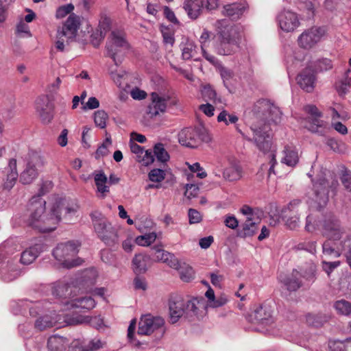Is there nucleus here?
I'll return each mask as SVG.
<instances>
[{
    "mask_svg": "<svg viewBox=\"0 0 351 351\" xmlns=\"http://www.w3.org/2000/svg\"><path fill=\"white\" fill-rule=\"evenodd\" d=\"M312 182L315 195V201L320 206L325 205L328 200V188L330 185L328 180L322 176L315 182L313 180H312Z\"/></svg>",
    "mask_w": 351,
    "mask_h": 351,
    "instance_id": "obj_25",
    "label": "nucleus"
},
{
    "mask_svg": "<svg viewBox=\"0 0 351 351\" xmlns=\"http://www.w3.org/2000/svg\"><path fill=\"white\" fill-rule=\"evenodd\" d=\"M75 286H71L70 285L64 282H58L54 285L52 289V293L53 295L59 298H69V300L74 299V295H72L74 291L73 289Z\"/></svg>",
    "mask_w": 351,
    "mask_h": 351,
    "instance_id": "obj_34",
    "label": "nucleus"
},
{
    "mask_svg": "<svg viewBox=\"0 0 351 351\" xmlns=\"http://www.w3.org/2000/svg\"><path fill=\"white\" fill-rule=\"evenodd\" d=\"M78 209V205L66 199H60L56 201L51 210V215L58 217V222L62 217L69 221L75 214Z\"/></svg>",
    "mask_w": 351,
    "mask_h": 351,
    "instance_id": "obj_12",
    "label": "nucleus"
},
{
    "mask_svg": "<svg viewBox=\"0 0 351 351\" xmlns=\"http://www.w3.org/2000/svg\"><path fill=\"white\" fill-rule=\"evenodd\" d=\"M157 238L155 232H149L144 235L138 236L136 238V243L138 245L148 246L154 243Z\"/></svg>",
    "mask_w": 351,
    "mask_h": 351,
    "instance_id": "obj_49",
    "label": "nucleus"
},
{
    "mask_svg": "<svg viewBox=\"0 0 351 351\" xmlns=\"http://www.w3.org/2000/svg\"><path fill=\"white\" fill-rule=\"evenodd\" d=\"M333 346L334 351H351V339H348L344 341H335Z\"/></svg>",
    "mask_w": 351,
    "mask_h": 351,
    "instance_id": "obj_59",
    "label": "nucleus"
},
{
    "mask_svg": "<svg viewBox=\"0 0 351 351\" xmlns=\"http://www.w3.org/2000/svg\"><path fill=\"white\" fill-rule=\"evenodd\" d=\"M326 145L334 152L343 153L346 150V145L341 141H337L334 138H328L326 140Z\"/></svg>",
    "mask_w": 351,
    "mask_h": 351,
    "instance_id": "obj_51",
    "label": "nucleus"
},
{
    "mask_svg": "<svg viewBox=\"0 0 351 351\" xmlns=\"http://www.w3.org/2000/svg\"><path fill=\"white\" fill-rule=\"evenodd\" d=\"M180 279L185 282H189L195 278V271L191 266L182 263L178 270Z\"/></svg>",
    "mask_w": 351,
    "mask_h": 351,
    "instance_id": "obj_46",
    "label": "nucleus"
},
{
    "mask_svg": "<svg viewBox=\"0 0 351 351\" xmlns=\"http://www.w3.org/2000/svg\"><path fill=\"white\" fill-rule=\"evenodd\" d=\"M322 220H320L317 213L309 214L306 218L304 229L308 232H313L317 229L322 228Z\"/></svg>",
    "mask_w": 351,
    "mask_h": 351,
    "instance_id": "obj_42",
    "label": "nucleus"
},
{
    "mask_svg": "<svg viewBox=\"0 0 351 351\" xmlns=\"http://www.w3.org/2000/svg\"><path fill=\"white\" fill-rule=\"evenodd\" d=\"M91 219L98 238L106 245L113 246L119 241L118 229L100 213L91 214Z\"/></svg>",
    "mask_w": 351,
    "mask_h": 351,
    "instance_id": "obj_3",
    "label": "nucleus"
},
{
    "mask_svg": "<svg viewBox=\"0 0 351 351\" xmlns=\"http://www.w3.org/2000/svg\"><path fill=\"white\" fill-rule=\"evenodd\" d=\"M202 96L206 102L212 101L215 104L222 103L221 98L217 96L216 91L210 85H206L202 88Z\"/></svg>",
    "mask_w": 351,
    "mask_h": 351,
    "instance_id": "obj_44",
    "label": "nucleus"
},
{
    "mask_svg": "<svg viewBox=\"0 0 351 351\" xmlns=\"http://www.w3.org/2000/svg\"><path fill=\"white\" fill-rule=\"evenodd\" d=\"M28 156L27 165L19 176V180L23 184L32 183L37 177L38 171L36 166L40 162V157L36 152L29 153Z\"/></svg>",
    "mask_w": 351,
    "mask_h": 351,
    "instance_id": "obj_17",
    "label": "nucleus"
},
{
    "mask_svg": "<svg viewBox=\"0 0 351 351\" xmlns=\"http://www.w3.org/2000/svg\"><path fill=\"white\" fill-rule=\"evenodd\" d=\"M296 81L304 91L312 93L316 83L315 73L311 68L306 67L298 75Z\"/></svg>",
    "mask_w": 351,
    "mask_h": 351,
    "instance_id": "obj_24",
    "label": "nucleus"
},
{
    "mask_svg": "<svg viewBox=\"0 0 351 351\" xmlns=\"http://www.w3.org/2000/svg\"><path fill=\"white\" fill-rule=\"evenodd\" d=\"M154 154L157 160L161 162H166L169 160V155L162 143H159L155 145Z\"/></svg>",
    "mask_w": 351,
    "mask_h": 351,
    "instance_id": "obj_48",
    "label": "nucleus"
},
{
    "mask_svg": "<svg viewBox=\"0 0 351 351\" xmlns=\"http://www.w3.org/2000/svg\"><path fill=\"white\" fill-rule=\"evenodd\" d=\"M223 175V178L228 181H236L241 178V169L234 164L226 168Z\"/></svg>",
    "mask_w": 351,
    "mask_h": 351,
    "instance_id": "obj_45",
    "label": "nucleus"
},
{
    "mask_svg": "<svg viewBox=\"0 0 351 351\" xmlns=\"http://www.w3.org/2000/svg\"><path fill=\"white\" fill-rule=\"evenodd\" d=\"M185 300L180 296L171 297L169 300V322L176 324L184 316L186 318V312L184 308Z\"/></svg>",
    "mask_w": 351,
    "mask_h": 351,
    "instance_id": "obj_19",
    "label": "nucleus"
},
{
    "mask_svg": "<svg viewBox=\"0 0 351 351\" xmlns=\"http://www.w3.org/2000/svg\"><path fill=\"white\" fill-rule=\"evenodd\" d=\"M98 276L97 271L94 268H89L84 270L75 279V286L84 292L91 290L92 287L95 284Z\"/></svg>",
    "mask_w": 351,
    "mask_h": 351,
    "instance_id": "obj_23",
    "label": "nucleus"
},
{
    "mask_svg": "<svg viewBox=\"0 0 351 351\" xmlns=\"http://www.w3.org/2000/svg\"><path fill=\"white\" fill-rule=\"evenodd\" d=\"M217 34L215 38H226L228 40L241 43L242 38V28L228 22L226 20L217 21Z\"/></svg>",
    "mask_w": 351,
    "mask_h": 351,
    "instance_id": "obj_7",
    "label": "nucleus"
},
{
    "mask_svg": "<svg viewBox=\"0 0 351 351\" xmlns=\"http://www.w3.org/2000/svg\"><path fill=\"white\" fill-rule=\"evenodd\" d=\"M322 251L324 255L338 258L343 253L342 241H334L327 239L322 245Z\"/></svg>",
    "mask_w": 351,
    "mask_h": 351,
    "instance_id": "obj_30",
    "label": "nucleus"
},
{
    "mask_svg": "<svg viewBox=\"0 0 351 351\" xmlns=\"http://www.w3.org/2000/svg\"><path fill=\"white\" fill-rule=\"evenodd\" d=\"M45 204L46 202L43 198L33 197L29 202L30 214L26 221L28 226L42 232L54 230L58 223V217L51 215V213H45Z\"/></svg>",
    "mask_w": 351,
    "mask_h": 351,
    "instance_id": "obj_2",
    "label": "nucleus"
},
{
    "mask_svg": "<svg viewBox=\"0 0 351 351\" xmlns=\"http://www.w3.org/2000/svg\"><path fill=\"white\" fill-rule=\"evenodd\" d=\"M108 114L104 110H97L95 112L94 121L97 126L100 128H104L106 125V120L108 119Z\"/></svg>",
    "mask_w": 351,
    "mask_h": 351,
    "instance_id": "obj_55",
    "label": "nucleus"
},
{
    "mask_svg": "<svg viewBox=\"0 0 351 351\" xmlns=\"http://www.w3.org/2000/svg\"><path fill=\"white\" fill-rule=\"evenodd\" d=\"M252 112L256 119L264 121L263 123H253L250 129L253 136L246 137L248 141L254 142L256 147L263 153L271 152V136L267 121L277 122L281 116V111L267 99H260L254 106Z\"/></svg>",
    "mask_w": 351,
    "mask_h": 351,
    "instance_id": "obj_1",
    "label": "nucleus"
},
{
    "mask_svg": "<svg viewBox=\"0 0 351 351\" xmlns=\"http://www.w3.org/2000/svg\"><path fill=\"white\" fill-rule=\"evenodd\" d=\"M324 34V29L319 27H313L305 30L298 37V45L303 49H310L320 41Z\"/></svg>",
    "mask_w": 351,
    "mask_h": 351,
    "instance_id": "obj_14",
    "label": "nucleus"
},
{
    "mask_svg": "<svg viewBox=\"0 0 351 351\" xmlns=\"http://www.w3.org/2000/svg\"><path fill=\"white\" fill-rule=\"evenodd\" d=\"M240 212L246 217L245 220H250V221H256L260 222V219L257 216L255 210L248 205H243L241 209Z\"/></svg>",
    "mask_w": 351,
    "mask_h": 351,
    "instance_id": "obj_50",
    "label": "nucleus"
},
{
    "mask_svg": "<svg viewBox=\"0 0 351 351\" xmlns=\"http://www.w3.org/2000/svg\"><path fill=\"white\" fill-rule=\"evenodd\" d=\"M218 71L223 80L224 86L228 88V82L234 76L233 71L223 66H219Z\"/></svg>",
    "mask_w": 351,
    "mask_h": 351,
    "instance_id": "obj_54",
    "label": "nucleus"
},
{
    "mask_svg": "<svg viewBox=\"0 0 351 351\" xmlns=\"http://www.w3.org/2000/svg\"><path fill=\"white\" fill-rule=\"evenodd\" d=\"M304 110L311 115V117L309 118L308 125L306 126L308 130L313 133L324 135L326 132L327 125L325 121L319 119L322 116V112L314 105L306 106Z\"/></svg>",
    "mask_w": 351,
    "mask_h": 351,
    "instance_id": "obj_13",
    "label": "nucleus"
},
{
    "mask_svg": "<svg viewBox=\"0 0 351 351\" xmlns=\"http://www.w3.org/2000/svg\"><path fill=\"white\" fill-rule=\"evenodd\" d=\"M80 243L77 241H70L58 244L53 251L54 258L61 262L66 268H72L80 265L83 260L80 258L70 260L71 257L75 256L79 250Z\"/></svg>",
    "mask_w": 351,
    "mask_h": 351,
    "instance_id": "obj_4",
    "label": "nucleus"
},
{
    "mask_svg": "<svg viewBox=\"0 0 351 351\" xmlns=\"http://www.w3.org/2000/svg\"><path fill=\"white\" fill-rule=\"evenodd\" d=\"M301 277L302 274L298 271L294 269L291 276L285 278L282 281L289 291H295L302 286Z\"/></svg>",
    "mask_w": 351,
    "mask_h": 351,
    "instance_id": "obj_39",
    "label": "nucleus"
},
{
    "mask_svg": "<svg viewBox=\"0 0 351 351\" xmlns=\"http://www.w3.org/2000/svg\"><path fill=\"white\" fill-rule=\"evenodd\" d=\"M343 254L346 257L347 263L351 269V235H348L342 241Z\"/></svg>",
    "mask_w": 351,
    "mask_h": 351,
    "instance_id": "obj_53",
    "label": "nucleus"
},
{
    "mask_svg": "<svg viewBox=\"0 0 351 351\" xmlns=\"http://www.w3.org/2000/svg\"><path fill=\"white\" fill-rule=\"evenodd\" d=\"M245 2L234 3L223 6V14L232 20H238L247 9Z\"/></svg>",
    "mask_w": 351,
    "mask_h": 351,
    "instance_id": "obj_29",
    "label": "nucleus"
},
{
    "mask_svg": "<svg viewBox=\"0 0 351 351\" xmlns=\"http://www.w3.org/2000/svg\"><path fill=\"white\" fill-rule=\"evenodd\" d=\"M95 183L97 186V191L100 194V197L104 198L110 192L108 184H116L120 179L113 173H111L108 179L103 170L95 171L93 173Z\"/></svg>",
    "mask_w": 351,
    "mask_h": 351,
    "instance_id": "obj_15",
    "label": "nucleus"
},
{
    "mask_svg": "<svg viewBox=\"0 0 351 351\" xmlns=\"http://www.w3.org/2000/svg\"><path fill=\"white\" fill-rule=\"evenodd\" d=\"M239 45L240 43L230 41L226 38H216L214 48L219 55L230 56L239 50Z\"/></svg>",
    "mask_w": 351,
    "mask_h": 351,
    "instance_id": "obj_27",
    "label": "nucleus"
},
{
    "mask_svg": "<svg viewBox=\"0 0 351 351\" xmlns=\"http://www.w3.org/2000/svg\"><path fill=\"white\" fill-rule=\"evenodd\" d=\"M152 250L154 252V258L157 261L165 263L168 261L169 258L171 257V253L163 250L158 245L153 247Z\"/></svg>",
    "mask_w": 351,
    "mask_h": 351,
    "instance_id": "obj_52",
    "label": "nucleus"
},
{
    "mask_svg": "<svg viewBox=\"0 0 351 351\" xmlns=\"http://www.w3.org/2000/svg\"><path fill=\"white\" fill-rule=\"evenodd\" d=\"M60 319L58 316L53 317L51 315H46L36 319L35 322V327L39 330H43L54 326Z\"/></svg>",
    "mask_w": 351,
    "mask_h": 351,
    "instance_id": "obj_41",
    "label": "nucleus"
},
{
    "mask_svg": "<svg viewBox=\"0 0 351 351\" xmlns=\"http://www.w3.org/2000/svg\"><path fill=\"white\" fill-rule=\"evenodd\" d=\"M340 265V261H333V262H327L322 261V268L324 271H325L328 276L330 274V273Z\"/></svg>",
    "mask_w": 351,
    "mask_h": 351,
    "instance_id": "obj_64",
    "label": "nucleus"
},
{
    "mask_svg": "<svg viewBox=\"0 0 351 351\" xmlns=\"http://www.w3.org/2000/svg\"><path fill=\"white\" fill-rule=\"evenodd\" d=\"M110 19L106 14H101L99 23V28L97 29L106 34L110 28Z\"/></svg>",
    "mask_w": 351,
    "mask_h": 351,
    "instance_id": "obj_60",
    "label": "nucleus"
},
{
    "mask_svg": "<svg viewBox=\"0 0 351 351\" xmlns=\"http://www.w3.org/2000/svg\"><path fill=\"white\" fill-rule=\"evenodd\" d=\"M316 242L315 241H307L300 243L297 245L296 248L298 250H306L312 254L315 252Z\"/></svg>",
    "mask_w": 351,
    "mask_h": 351,
    "instance_id": "obj_63",
    "label": "nucleus"
},
{
    "mask_svg": "<svg viewBox=\"0 0 351 351\" xmlns=\"http://www.w3.org/2000/svg\"><path fill=\"white\" fill-rule=\"evenodd\" d=\"M218 5L217 0H184L183 8L191 19H196L204 9L212 10Z\"/></svg>",
    "mask_w": 351,
    "mask_h": 351,
    "instance_id": "obj_9",
    "label": "nucleus"
},
{
    "mask_svg": "<svg viewBox=\"0 0 351 351\" xmlns=\"http://www.w3.org/2000/svg\"><path fill=\"white\" fill-rule=\"evenodd\" d=\"M300 203V200L293 199L282 210V219L287 228L290 230H296L300 227V221L298 208Z\"/></svg>",
    "mask_w": 351,
    "mask_h": 351,
    "instance_id": "obj_11",
    "label": "nucleus"
},
{
    "mask_svg": "<svg viewBox=\"0 0 351 351\" xmlns=\"http://www.w3.org/2000/svg\"><path fill=\"white\" fill-rule=\"evenodd\" d=\"M106 34L99 29L93 32L90 36V42L92 45L95 47H97L100 45L101 41L104 38Z\"/></svg>",
    "mask_w": 351,
    "mask_h": 351,
    "instance_id": "obj_61",
    "label": "nucleus"
},
{
    "mask_svg": "<svg viewBox=\"0 0 351 351\" xmlns=\"http://www.w3.org/2000/svg\"><path fill=\"white\" fill-rule=\"evenodd\" d=\"M330 318L328 314L324 313H310L306 315V322L308 325L319 328L326 324Z\"/></svg>",
    "mask_w": 351,
    "mask_h": 351,
    "instance_id": "obj_37",
    "label": "nucleus"
},
{
    "mask_svg": "<svg viewBox=\"0 0 351 351\" xmlns=\"http://www.w3.org/2000/svg\"><path fill=\"white\" fill-rule=\"evenodd\" d=\"M106 47L107 55L113 60L116 65H118L121 63L125 52L129 49V44L123 32L114 30L110 33Z\"/></svg>",
    "mask_w": 351,
    "mask_h": 351,
    "instance_id": "obj_5",
    "label": "nucleus"
},
{
    "mask_svg": "<svg viewBox=\"0 0 351 351\" xmlns=\"http://www.w3.org/2000/svg\"><path fill=\"white\" fill-rule=\"evenodd\" d=\"M2 175L3 188L10 190L14 186L19 178L16 159L12 158L9 160L8 165L2 171Z\"/></svg>",
    "mask_w": 351,
    "mask_h": 351,
    "instance_id": "obj_26",
    "label": "nucleus"
},
{
    "mask_svg": "<svg viewBox=\"0 0 351 351\" xmlns=\"http://www.w3.org/2000/svg\"><path fill=\"white\" fill-rule=\"evenodd\" d=\"M260 222L250 221L245 220L239 229L237 234L239 237L246 238L254 236L258 230V224Z\"/></svg>",
    "mask_w": 351,
    "mask_h": 351,
    "instance_id": "obj_38",
    "label": "nucleus"
},
{
    "mask_svg": "<svg viewBox=\"0 0 351 351\" xmlns=\"http://www.w3.org/2000/svg\"><path fill=\"white\" fill-rule=\"evenodd\" d=\"M150 265V256L144 253L135 254L132 261V269L136 275L145 273Z\"/></svg>",
    "mask_w": 351,
    "mask_h": 351,
    "instance_id": "obj_28",
    "label": "nucleus"
},
{
    "mask_svg": "<svg viewBox=\"0 0 351 351\" xmlns=\"http://www.w3.org/2000/svg\"><path fill=\"white\" fill-rule=\"evenodd\" d=\"M104 343L99 339L94 338L86 345L81 351H97L103 348Z\"/></svg>",
    "mask_w": 351,
    "mask_h": 351,
    "instance_id": "obj_56",
    "label": "nucleus"
},
{
    "mask_svg": "<svg viewBox=\"0 0 351 351\" xmlns=\"http://www.w3.org/2000/svg\"><path fill=\"white\" fill-rule=\"evenodd\" d=\"M65 304L67 306V308H80L90 310L95 306L96 303L91 297H82L66 300Z\"/></svg>",
    "mask_w": 351,
    "mask_h": 351,
    "instance_id": "obj_32",
    "label": "nucleus"
},
{
    "mask_svg": "<svg viewBox=\"0 0 351 351\" xmlns=\"http://www.w3.org/2000/svg\"><path fill=\"white\" fill-rule=\"evenodd\" d=\"M199 186L195 184H186V191L184 192V195L189 198L191 199L193 197H195L197 195L199 192Z\"/></svg>",
    "mask_w": 351,
    "mask_h": 351,
    "instance_id": "obj_62",
    "label": "nucleus"
},
{
    "mask_svg": "<svg viewBox=\"0 0 351 351\" xmlns=\"http://www.w3.org/2000/svg\"><path fill=\"white\" fill-rule=\"evenodd\" d=\"M41 244H36L24 250L21 255L20 261L23 265H29L33 263L43 251Z\"/></svg>",
    "mask_w": 351,
    "mask_h": 351,
    "instance_id": "obj_31",
    "label": "nucleus"
},
{
    "mask_svg": "<svg viewBox=\"0 0 351 351\" xmlns=\"http://www.w3.org/2000/svg\"><path fill=\"white\" fill-rule=\"evenodd\" d=\"M69 344V340L64 337L54 335L47 341V347L50 351H65Z\"/></svg>",
    "mask_w": 351,
    "mask_h": 351,
    "instance_id": "obj_33",
    "label": "nucleus"
},
{
    "mask_svg": "<svg viewBox=\"0 0 351 351\" xmlns=\"http://www.w3.org/2000/svg\"><path fill=\"white\" fill-rule=\"evenodd\" d=\"M164 324L165 320L161 317H154L151 315H143L138 323V334L149 335L162 327Z\"/></svg>",
    "mask_w": 351,
    "mask_h": 351,
    "instance_id": "obj_18",
    "label": "nucleus"
},
{
    "mask_svg": "<svg viewBox=\"0 0 351 351\" xmlns=\"http://www.w3.org/2000/svg\"><path fill=\"white\" fill-rule=\"evenodd\" d=\"M333 307L339 315L344 316L351 315V302L346 300H339L336 301Z\"/></svg>",
    "mask_w": 351,
    "mask_h": 351,
    "instance_id": "obj_47",
    "label": "nucleus"
},
{
    "mask_svg": "<svg viewBox=\"0 0 351 351\" xmlns=\"http://www.w3.org/2000/svg\"><path fill=\"white\" fill-rule=\"evenodd\" d=\"M321 231L324 237L334 241H339L345 233L339 221L332 214L324 216Z\"/></svg>",
    "mask_w": 351,
    "mask_h": 351,
    "instance_id": "obj_8",
    "label": "nucleus"
},
{
    "mask_svg": "<svg viewBox=\"0 0 351 351\" xmlns=\"http://www.w3.org/2000/svg\"><path fill=\"white\" fill-rule=\"evenodd\" d=\"M180 49L183 60H188L192 58H194L195 60H197L195 56L197 53V47L193 41L187 40L185 43H182L180 44Z\"/></svg>",
    "mask_w": 351,
    "mask_h": 351,
    "instance_id": "obj_40",
    "label": "nucleus"
},
{
    "mask_svg": "<svg viewBox=\"0 0 351 351\" xmlns=\"http://www.w3.org/2000/svg\"><path fill=\"white\" fill-rule=\"evenodd\" d=\"M277 21L282 30L286 32L294 31L299 25L300 21L295 12L283 10L277 16Z\"/></svg>",
    "mask_w": 351,
    "mask_h": 351,
    "instance_id": "obj_20",
    "label": "nucleus"
},
{
    "mask_svg": "<svg viewBox=\"0 0 351 351\" xmlns=\"http://www.w3.org/2000/svg\"><path fill=\"white\" fill-rule=\"evenodd\" d=\"M184 308H186V319H200L206 315L208 305L206 300L202 297L191 298L185 300Z\"/></svg>",
    "mask_w": 351,
    "mask_h": 351,
    "instance_id": "obj_10",
    "label": "nucleus"
},
{
    "mask_svg": "<svg viewBox=\"0 0 351 351\" xmlns=\"http://www.w3.org/2000/svg\"><path fill=\"white\" fill-rule=\"evenodd\" d=\"M19 245L14 239H9L0 245V262L3 258L12 254L16 250Z\"/></svg>",
    "mask_w": 351,
    "mask_h": 351,
    "instance_id": "obj_43",
    "label": "nucleus"
},
{
    "mask_svg": "<svg viewBox=\"0 0 351 351\" xmlns=\"http://www.w3.org/2000/svg\"><path fill=\"white\" fill-rule=\"evenodd\" d=\"M36 110L44 123H49L53 118L54 105L47 95H41L36 100Z\"/></svg>",
    "mask_w": 351,
    "mask_h": 351,
    "instance_id": "obj_16",
    "label": "nucleus"
},
{
    "mask_svg": "<svg viewBox=\"0 0 351 351\" xmlns=\"http://www.w3.org/2000/svg\"><path fill=\"white\" fill-rule=\"evenodd\" d=\"M151 101L152 103L146 110L147 115L151 119L158 115L160 112L164 113L167 105L175 106L178 102L177 99H171L167 95H161L155 92L151 94Z\"/></svg>",
    "mask_w": 351,
    "mask_h": 351,
    "instance_id": "obj_6",
    "label": "nucleus"
},
{
    "mask_svg": "<svg viewBox=\"0 0 351 351\" xmlns=\"http://www.w3.org/2000/svg\"><path fill=\"white\" fill-rule=\"evenodd\" d=\"M254 319L256 323L267 324L271 320V311L269 306L266 305L259 306L254 311Z\"/></svg>",
    "mask_w": 351,
    "mask_h": 351,
    "instance_id": "obj_36",
    "label": "nucleus"
},
{
    "mask_svg": "<svg viewBox=\"0 0 351 351\" xmlns=\"http://www.w3.org/2000/svg\"><path fill=\"white\" fill-rule=\"evenodd\" d=\"M73 9L74 6L72 3L62 5L57 9L56 16L58 19H62L70 14Z\"/></svg>",
    "mask_w": 351,
    "mask_h": 351,
    "instance_id": "obj_58",
    "label": "nucleus"
},
{
    "mask_svg": "<svg viewBox=\"0 0 351 351\" xmlns=\"http://www.w3.org/2000/svg\"><path fill=\"white\" fill-rule=\"evenodd\" d=\"M80 27L79 17L74 14H70L62 27L58 31L60 36H65L66 43H69L76 37L77 29Z\"/></svg>",
    "mask_w": 351,
    "mask_h": 351,
    "instance_id": "obj_21",
    "label": "nucleus"
},
{
    "mask_svg": "<svg viewBox=\"0 0 351 351\" xmlns=\"http://www.w3.org/2000/svg\"><path fill=\"white\" fill-rule=\"evenodd\" d=\"M284 156L281 162L289 167H295L299 162L298 151L296 147L287 145L283 150Z\"/></svg>",
    "mask_w": 351,
    "mask_h": 351,
    "instance_id": "obj_35",
    "label": "nucleus"
},
{
    "mask_svg": "<svg viewBox=\"0 0 351 351\" xmlns=\"http://www.w3.org/2000/svg\"><path fill=\"white\" fill-rule=\"evenodd\" d=\"M178 141L183 146L194 149L199 146L202 139L199 130L186 128L179 132Z\"/></svg>",
    "mask_w": 351,
    "mask_h": 351,
    "instance_id": "obj_22",
    "label": "nucleus"
},
{
    "mask_svg": "<svg viewBox=\"0 0 351 351\" xmlns=\"http://www.w3.org/2000/svg\"><path fill=\"white\" fill-rule=\"evenodd\" d=\"M165 173L160 169H152L149 173V178L152 182H160L165 179Z\"/></svg>",
    "mask_w": 351,
    "mask_h": 351,
    "instance_id": "obj_57",
    "label": "nucleus"
}]
</instances>
